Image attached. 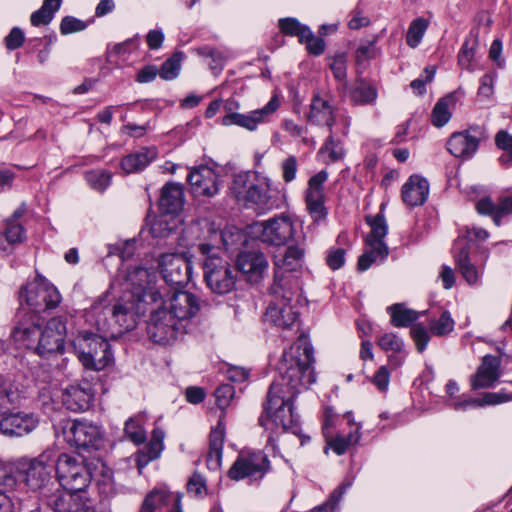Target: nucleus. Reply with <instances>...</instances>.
<instances>
[{"mask_svg": "<svg viewBox=\"0 0 512 512\" xmlns=\"http://www.w3.org/2000/svg\"><path fill=\"white\" fill-rule=\"evenodd\" d=\"M313 362V348L302 337L284 351L277 368L279 375L269 387L264 411L258 420L260 426L267 428L271 420L275 426L297 434L299 427L293 400L302 389L315 382Z\"/></svg>", "mask_w": 512, "mask_h": 512, "instance_id": "obj_1", "label": "nucleus"}, {"mask_svg": "<svg viewBox=\"0 0 512 512\" xmlns=\"http://www.w3.org/2000/svg\"><path fill=\"white\" fill-rule=\"evenodd\" d=\"M15 319L11 331L15 342L34 348L40 356L63 351L66 325L60 317L50 319L42 329L35 324L34 316L23 308L16 312Z\"/></svg>", "mask_w": 512, "mask_h": 512, "instance_id": "obj_2", "label": "nucleus"}, {"mask_svg": "<svg viewBox=\"0 0 512 512\" xmlns=\"http://www.w3.org/2000/svg\"><path fill=\"white\" fill-rule=\"evenodd\" d=\"M297 286L292 275L275 274L270 288L272 300L264 314L265 322L281 329H290L297 323L299 312L292 304Z\"/></svg>", "mask_w": 512, "mask_h": 512, "instance_id": "obj_3", "label": "nucleus"}, {"mask_svg": "<svg viewBox=\"0 0 512 512\" xmlns=\"http://www.w3.org/2000/svg\"><path fill=\"white\" fill-rule=\"evenodd\" d=\"M131 301H118L111 304L108 296L98 298L91 311L98 330L118 336L133 330L137 326L138 314Z\"/></svg>", "mask_w": 512, "mask_h": 512, "instance_id": "obj_4", "label": "nucleus"}, {"mask_svg": "<svg viewBox=\"0 0 512 512\" xmlns=\"http://www.w3.org/2000/svg\"><path fill=\"white\" fill-rule=\"evenodd\" d=\"M20 309H25L35 317V313L56 308L61 302L57 288L44 276L36 273L33 281L21 287L19 291Z\"/></svg>", "mask_w": 512, "mask_h": 512, "instance_id": "obj_5", "label": "nucleus"}, {"mask_svg": "<svg viewBox=\"0 0 512 512\" xmlns=\"http://www.w3.org/2000/svg\"><path fill=\"white\" fill-rule=\"evenodd\" d=\"M71 345L79 361L88 370L100 371L113 360L109 342L99 335H78Z\"/></svg>", "mask_w": 512, "mask_h": 512, "instance_id": "obj_6", "label": "nucleus"}, {"mask_svg": "<svg viewBox=\"0 0 512 512\" xmlns=\"http://www.w3.org/2000/svg\"><path fill=\"white\" fill-rule=\"evenodd\" d=\"M248 178V174L240 173L235 175L233 179L230 189L237 201L242 203L246 208H252L262 212L271 210L275 204L269 195V181L263 180L254 183L250 182Z\"/></svg>", "mask_w": 512, "mask_h": 512, "instance_id": "obj_7", "label": "nucleus"}, {"mask_svg": "<svg viewBox=\"0 0 512 512\" xmlns=\"http://www.w3.org/2000/svg\"><path fill=\"white\" fill-rule=\"evenodd\" d=\"M188 236H193L197 243L190 245L197 246L200 253L206 257L213 253L220 255L221 249H227L230 245L231 234L221 230L208 219L197 220L186 229Z\"/></svg>", "mask_w": 512, "mask_h": 512, "instance_id": "obj_8", "label": "nucleus"}, {"mask_svg": "<svg viewBox=\"0 0 512 512\" xmlns=\"http://www.w3.org/2000/svg\"><path fill=\"white\" fill-rule=\"evenodd\" d=\"M202 268L206 285L213 293L223 295L234 289L237 269L217 253L204 258Z\"/></svg>", "mask_w": 512, "mask_h": 512, "instance_id": "obj_9", "label": "nucleus"}, {"mask_svg": "<svg viewBox=\"0 0 512 512\" xmlns=\"http://www.w3.org/2000/svg\"><path fill=\"white\" fill-rule=\"evenodd\" d=\"M56 475L64 490L84 493L91 482V473L76 457L62 453L57 456Z\"/></svg>", "mask_w": 512, "mask_h": 512, "instance_id": "obj_10", "label": "nucleus"}, {"mask_svg": "<svg viewBox=\"0 0 512 512\" xmlns=\"http://www.w3.org/2000/svg\"><path fill=\"white\" fill-rule=\"evenodd\" d=\"M235 394L234 387L230 384H222L215 391L217 406L222 410L221 417L217 426L211 431L209 436V451L207 455V464L212 469L221 466L223 445L225 439V426L223 423V410L228 407Z\"/></svg>", "mask_w": 512, "mask_h": 512, "instance_id": "obj_11", "label": "nucleus"}, {"mask_svg": "<svg viewBox=\"0 0 512 512\" xmlns=\"http://www.w3.org/2000/svg\"><path fill=\"white\" fill-rule=\"evenodd\" d=\"M57 461L56 452L53 449H46L35 458L21 463L24 469V481L34 491H41V498L46 492V486L51 480V473L55 470Z\"/></svg>", "mask_w": 512, "mask_h": 512, "instance_id": "obj_12", "label": "nucleus"}, {"mask_svg": "<svg viewBox=\"0 0 512 512\" xmlns=\"http://www.w3.org/2000/svg\"><path fill=\"white\" fill-rule=\"evenodd\" d=\"M270 469L271 462L263 451L241 452L228 470V477L235 481L260 480Z\"/></svg>", "mask_w": 512, "mask_h": 512, "instance_id": "obj_13", "label": "nucleus"}, {"mask_svg": "<svg viewBox=\"0 0 512 512\" xmlns=\"http://www.w3.org/2000/svg\"><path fill=\"white\" fill-rule=\"evenodd\" d=\"M158 267L164 281L175 288L186 286L192 276V263L184 254H162Z\"/></svg>", "mask_w": 512, "mask_h": 512, "instance_id": "obj_14", "label": "nucleus"}, {"mask_svg": "<svg viewBox=\"0 0 512 512\" xmlns=\"http://www.w3.org/2000/svg\"><path fill=\"white\" fill-rule=\"evenodd\" d=\"M186 330L178 324L177 319L169 314L167 307H160L152 312L147 324L149 338L158 344L166 345L174 341L178 334Z\"/></svg>", "mask_w": 512, "mask_h": 512, "instance_id": "obj_15", "label": "nucleus"}, {"mask_svg": "<svg viewBox=\"0 0 512 512\" xmlns=\"http://www.w3.org/2000/svg\"><path fill=\"white\" fill-rule=\"evenodd\" d=\"M233 105L237 104L234 102L225 104L224 109L227 113L222 117L221 124L223 126L237 125L249 131H254L260 123L265 122L278 109L279 101L277 97H272L263 108L250 111L247 114L232 112Z\"/></svg>", "mask_w": 512, "mask_h": 512, "instance_id": "obj_16", "label": "nucleus"}, {"mask_svg": "<svg viewBox=\"0 0 512 512\" xmlns=\"http://www.w3.org/2000/svg\"><path fill=\"white\" fill-rule=\"evenodd\" d=\"M255 232L263 243L285 245L294 235V225L289 216H278L255 225Z\"/></svg>", "mask_w": 512, "mask_h": 512, "instance_id": "obj_17", "label": "nucleus"}, {"mask_svg": "<svg viewBox=\"0 0 512 512\" xmlns=\"http://www.w3.org/2000/svg\"><path fill=\"white\" fill-rule=\"evenodd\" d=\"M174 289L172 296L163 302L162 307H167L169 314L186 330L188 320L199 312L200 302L194 294L178 288Z\"/></svg>", "mask_w": 512, "mask_h": 512, "instance_id": "obj_18", "label": "nucleus"}, {"mask_svg": "<svg viewBox=\"0 0 512 512\" xmlns=\"http://www.w3.org/2000/svg\"><path fill=\"white\" fill-rule=\"evenodd\" d=\"M67 442L83 450H98L102 446V434L97 425L75 420L65 432Z\"/></svg>", "mask_w": 512, "mask_h": 512, "instance_id": "obj_19", "label": "nucleus"}, {"mask_svg": "<svg viewBox=\"0 0 512 512\" xmlns=\"http://www.w3.org/2000/svg\"><path fill=\"white\" fill-rule=\"evenodd\" d=\"M483 139H485L484 129L479 126H473L467 130L453 133L448 139L446 146L453 156L469 159L476 153Z\"/></svg>", "mask_w": 512, "mask_h": 512, "instance_id": "obj_20", "label": "nucleus"}, {"mask_svg": "<svg viewBox=\"0 0 512 512\" xmlns=\"http://www.w3.org/2000/svg\"><path fill=\"white\" fill-rule=\"evenodd\" d=\"M42 500L54 512H88L87 498L80 492L56 489L43 493Z\"/></svg>", "mask_w": 512, "mask_h": 512, "instance_id": "obj_21", "label": "nucleus"}, {"mask_svg": "<svg viewBox=\"0 0 512 512\" xmlns=\"http://www.w3.org/2000/svg\"><path fill=\"white\" fill-rule=\"evenodd\" d=\"M187 181L195 196L213 197L219 191L218 175L213 168L200 165L190 170Z\"/></svg>", "mask_w": 512, "mask_h": 512, "instance_id": "obj_22", "label": "nucleus"}, {"mask_svg": "<svg viewBox=\"0 0 512 512\" xmlns=\"http://www.w3.org/2000/svg\"><path fill=\"white\" fill-rule=\"evenodd\" d=\"M328 178V173L322 170L312 176L308 181V188L306 190L305 201L307 209L314 219L319 221L325 219L327 211L324 206V191L323 184Z\"/></svg>", "mask_w": 512, "mask_h": 512, "instance_id": "obj_23", "label": "nucleus"}, {"mask_svg": "<svg viewBox=\"0 0 512 512\" xmlns=\"http://www.w3.org/2000/svg\"><path fill=\"white\" fill-rule=\"evenodd\" d=\"M94 399V390L91 384L83 381L71 384L62 392V403L70 411L84 412L88 410Z\"/></svg>", "mask_w": 512, "mask_h": 512, "instance_id": "obj_24", "label": "nucleus"}, {"mask_svg": "<svg viewBox=\"0 0 512 512\" xmlns=\"http://www.w3.org/2000/svg\"><path fill=\"white\" fill-rule=\"evenodd\" d=\"M236 264L237 272L243 273L247 280L252 283L261 280L268 269L267 258L259 251L241 252L237 257Z\"/></svg>", "mask_w": 512, "mask_h": 512, "instance_id": "obj_25", "label": "nucleus"}, {"mask_svg": "<svg viewBox=\"0 0 512 512\" xmlns=\"http://www.w3.org/2000/svg\"><path fill=\"white\" fill-rule=\"evenodd\" d=\"M470 246L465 239L458 238L453 247L455 264L470 285H478L481 281V271L469 259Z\"/></svg>", "mask_w": 512, "mask_h": 512, "instance_id": "obj_26", "label": "nucleus"}, {"mask_svg": "<svg viewBox=\"0 0 512 512\" xmlns=\"http://www.w3.org/2000/svg\"><path fill=\"white\" fill-rule=\"evenodd\" d=\"M500 358L486 355L482 359L475 375L471 377V387L474 390L492 387L500 377Z\"/></svg>", "mask_w": 512, "mask_h": 512, "instance_id": "obj_27", "label": "nucleus"}, {"mask_svg": "<svg viewBox=\"0 0 512 512\" xmlns=\"http://www.w3.org/2000/svg\"><path fill=\"white\" fill-rule=\"evenodd\" d=\"M308 121L314 125L326 126L329 132H331L335 124V115L334 109L327 97L314 93L310 103Z\"/></svg>", "mask_w": 512, "mask_h": 512, "instance_id": "obj_28", "label": "nucleus"}, {"mask_svg": "<svg viewBox=\"0 0 512 512\" xmlns=\"http://www.w3.org/2000/svg\"><path fill=\"white\" fill-rule=\"evenodd\" d=\"M428 194L429 183L419 175L410 176L401 190L403 202L410 207L423 205L428 198Z\"/></svg>", "mask_w": 512, "mask_h": 512, "instance_id": "obj_29", "label": "nucleus"}, {"mask_svg": "<svg viewBox=\"0 0 512 512\" xmlns=\"http://www.w3.org/2000/svg\"><path fill=\"white\" fill-rule=\"evenodd\" d=\"M37 420L33 415L14 413L3 417L0 421V431L7 436L21 437L35 429Z\"/></svg>", "mask_w": 512, "mask_h": 512, "instance_id": "obj_30", "label": "nucleus"}, {"mask_svg": "<svg viewBox=\"0 0 512 512\" xmlns=\"http://www.w3.org/2000/svg\"><path fill=\"white\" fill-rule=\"evenodd\" d=\"M155 275L145 267H135L128 272L127 281L135 287L139 297H150L152 301L162 300V294L151 287Z\"/></svg>", "mask_w": 512, "mask_h": 512, "instance_id": "obj_31", "label": "nucleus"}, {"mask_svg": "<svg viewBox=\"0 0 512 512\" xmlns=\"http://www.w3.org/2000/svg\"><path fill=\"white\" fill-rule=\"evenodd\" d=\"M476 210L481 215L491 216L494 223L499 226L502 217L512 213V196L501 197L497 203L490 197H484L476 203Z\"/></svg>", "mask_w": 512, "mask_h": 512, "instance_id": "obj_32", "label": "nucleus"}, {"mask_svg": "<svg viewBox=\"0 0 512 512\" xmlns=\"http://www.w3.org/2000/svg\"><path fill=\"white\" fill-rule=\"evenodd\" d=\"M184 205V193L180 184L169 182L161 189L159 209L165 214L179 212Z\"/></svg>", "mask_w": 512, "mask_h": 512, "instance_id": "obj_33", "label": "nucleus"}, {"mask_svg": "<svg viewBox=\"0 0 512 512\" xmlns=\"http://www.w3.org/2000/svg\"><path fill=\"white\" fill-rule=\"evenodd\" d=\"M512 400V392L508 393L505 389L500 392H487L481 398L464 397L452 403L455 410H467L469 407H483L495 405Z\"/></svg>", "mask_w": 512, "mask_h": 512, "instance_id": "obj_34", "label": "nucleus"}, {"mask_svg": "<svg viewBox=\"0 0 512 512\" xmlns=\"http://www.w3.org/2000/svg\"><path fill=\"white\" fill-rule=\"evenodd\" d=\"M158 155L156 147H144L141 150L128 154L121 160V168L125 173H137L145 169Z\"/></svg>", "mask_w": 512, "mask_h": 512, "instance_id": "obj_35", "label": "nucleus"}, {"mask_svg": "<svg viewBox=\"0 0 512 512\" xmlns=\"http://www.w3.org/2000/svg\"><path fill=\"white\" fill-rule=\"evenodd\" d=\"M164 432L161 429H154L150 441L140 450L137 459L139 470L149 462L157 459L163 450Z\"/></svg>", "mask_w": 512, "mask_h": 512, "instance_id": "obj_36", "label": "nucleus"}, {"mask_svg": "<svg viewBox=\"0 0 512 512\" xmlns=\"http://www.w3.org/2000/svg\"><path fill=\"white\" fill-rule=\"evenodd\" d=\"M349 98L355 105H368L377 98L376 88L363 78H357L349 89Z\"/></svg>", "mask_w": 512, "mask_h": 512, "instance_id": "obj_37", "label": "nucleus"}, {"mask_svg": "<svg viewBox=\"0 0 512 512\" xmlns=\"http://www.w3.org/2000/svg\"><path fill=\"white\" fill-rule=\"evenodd\" d=\"M366 222L370 226L371 231L366 236V243H374L382 250V253L385 252L387 247L384 242V238L388 233V226L383 214H377L376 216H368L366 217Z\"/></svg>", "mask_w": 512, "mask_h": 512, "instance_id": "obj_38", "label": "nucleus"}, {"mask_svg": "<svg viewBox=\"0 0 512 512\" xmlns=\"http://www.w3.org/2000/svg\"><path fill=\"white\" fill-rule=\"evenodd\" d=\"M18 399V389L9 378L0 375V415H5L11 411L18 402Z\"/></svg>", "mask_w": 512, "mask_h": 512, "instance_id": "obj_39", "label": "nucleus"}, {"mask_svg": "<svg viewBox=\"0 0 512 512\" xmlns=\"http://www.w3.org/2000/svg\"><path fill=\"white\" fill-rule=\"evenodd\" d=\"M456 104L455 93H450L447 96L438 100L435 104L432 114L431 122L436 127L444 126L451 118V107Z\"/></svg>", "mask_w": 512, "mask_h": 512, "instance_id": "obj_40", "label": "nucleus"}, {"mask_svg": "<svg viewBox=\"0 0 512 512\" xmlns=\"http://www.w3.org/2000/svg\"><path fill=\"white\" fill-rule=\"evenodd\" d=\"M387 312L390 314L391 324L395 327H407L419 317L417 311L407 308L402 303L389 306Z\"/></svg>", "mask_w": 512, "mask_h": 512, "instance_id": "obj_41", "label": "nucleus"}, {"mask_svg": "<svg viewBox=\"0 0 512 512\" xmlns=\"http://www.w3.org/2000/svg\"><path fill=\"white\" fill-rule=\"evenodd\" d=\"M170 500V493L165 488H155L144 498L138 512H155L157 509L167 505Z\"/></svg>", "mask_w": 512, "mask_h": 512, "instance_id": "obj_42", "label": "nucleus"}, {"mask_svg": "<svg viewBox=\"0 0 512 512\" xmlns=\"http://www.w3.org/2000/svg\"><path fill=\"white\" fill-rule=\"evenodd\" d=\"M304 249L299 245L289 246L281 260L276 261V265L285 272H293L302 266Z\"/></svg>", "mask_w": 512, "mask_h": 512, "instance_id": "obj_43", "label": "nucleus"}, {"mask_svg": "<svg viewBox=\"0 0 512 512\" xmlns=\"http://www.w3.org/2000/svg\"><path fill=\"white\" fill-rule=\"evenodd\" d=\"M366 245L368 249L358 259L357 267L359 271H366L373 263L384 261L389 253L388 247L382 253V250L374 243H366Z\"/></svg>", "mask_w": 512, "mask_h": 512, "instance_id": "obj_44", "label": "nucleus"}, {"mask_svg": "<svg viewBox=\"0 0 512 512\" xmlns=\"http://www.w3.org/2000/svg\"><path fill=\"white\" fill-rule=\"evenodd\" d=\"M360 426L357 427L355 433L350 432L347 436L337 435L336 437H327V447L332 449L337 455H343L348 447L356 444L360 439Z\"/></svg>", "mask_w": 512, "mask_h": 512, "instance_id": "obj_45", "label": "nucleus"}, {"mask_svg": "<svg viewBox=\"0 0 512 512\" xmlns=\"http://www.w3.org/2000/svg\"><path fill=\"white\" fill-rule=\"evenodd\" d=\"M478 47V39L475 35L467 37L458 54V64L465 69H471L476 50Z\"/></svg>", "mask_w": 512, "mask_h": 512, "instance_id": "obj_46", "label": "nucleus"}, {"mask_svg": "<svg viewBox=\"0 0 512 512\" xmlns=\"http://www.w3.org/2000/svg\"><path fill=\"white\" fill-rule=\"evenodd\" d=\"M351 484V482H346L340 485L330 494L323 504L315 507L310 512H337L339 510V503Z\"/></svg>", "mask_w": 512, "mask_h": 512, "instance_id": "obj_47", "label": "nucleus"}, {"mask_svg": "<svg viewBox=\"0 0 512 512\" xmlns=\"http://www.w3.org/2000/svg\"><path fill=\"white\" fill-rule=\"evenodd\" d=\"M428 28V21L424 18H417L413 20L408 28L406 34L407 44L411 48L417 47Z\"/></svg>", "mask_w": 512, "mask_h": 512, "instance_id": "obj_48", "label": "nucleus"}, {"mask_svg": "<svg viewBox=\"0 0 512 512\" xmlns=\"http://www.w3.org/2000/svg\"><path fill=\"white\" fill-rule=\"evenodd\" d=\"M182 58L183 54L181 52H176L167 59L162 64L161 69L158 70L160 77L164 80L175 79L179 75Z\"/></svg>", "mask_w": 512, "mask_h": 512, "instance_id": "obj_49", "label": "nucleus"}, {"mask_svg": "<svg viewBox=\"0 0 512 512\" xmlns=\"http://www.w3.org/2000/svg\"><path fill=\"white\" fill-rule=\"evenodd\" d=\"M496 146L503 151L499 161L505 165L512 164V135L501 130L495 136Z\"/></svg>", "mask_w": 512, "mask_h": 512, "instance_id": "obj_50", "label": "nucleus"}, {"mask_svg": "<svg viewBox=\"0 0 512 512\" xmlns=\"http://www.w3.org/2000/svg\"><path fill=\"white\" fill-rule=\"evenodd\" d=\"M14 484L15 479L5 470V476L0 479V512H14V503L7 494V488Z\"/></svg>", "mask_w": 512, "mask_h": 512, "instance_id": "obj_51", "label": "nucleus"}, {"mask_svg": "<svg viewBox=\"0 0 512 512\" xmlns=\"http://www.w3.org/2000/svg\"><path fill=\"white\" fill-rule=\"evenodd\" d=\"M454 325L455 323L450 313L444 311L439 319H433L429 322V329L436 336H444L453 331Z\"/></svg>", "mask_w": 512, "mask_h": 512, "instance_id": "obj_52", "label": "nucleus"}, {"mask_svg": "<svg viewBox=\"0 0 512 512\" xmlns=\"http://www.w3.org/2000/svg\"><path fill=\"white\" fill-rule=\"evenodd\" d=\"M85 178L92 189L103 192L110 185L112 175L104 170H92L86 173Z\"/></svg>", "mask_w": 512, "mask_h": 512, "instance_id": "obj_53", "label": "nucleus"}, {"mask_svg": "<svg viewBox=\"0 0 512 512\" xmlns=\"http://www.w3.org/2000/svg\"><path fill=\"white\" fill-rule=\"evenodd\" d=\"M124 433L136 445L142 444L146 440L145 430L135 418H129L125 422Z\"/></svg>", "mask_w": 512, "mask_h": 512, "instance_id": "obj_54", "label": "nucleus"}, {"mask_svg": "<svg viewBox=\"0 0 512 512\" xmlns=\"http://www.w3.org/2000/svg\"><path fill=\"white\" fill-rule=\"evenodd\" d=\"M320 152H327L332 162L342 160L345 156V150L341 145L340 141H336L333 136V131L329 132V135L320 149Z\"/></svg>", "mask_w": 512, "mask_h": 512, "instance_id": "obj_55", "label": "nucleus"}, {"mask_svg": "<svg viewBox=\"0 0 512 512\" xmlns=\"http://www.w3.org/2000/svg\"><path fill=\"white\" fill-rule=\"evenodd\" d=\"M3 235L10 244H18L21 243L25 238V230L17 222L14 220H7L6 227L3 231Z\"/></svg>", "mask_w": 512, "mask_h": 512, "instance_id": "obj_56", "label": "nucleus"}, {"mask_svg": "<svg viewBox=\"0 0 512 512\" xmlns=\"http://www.w3.org/2000/svg\"><path fill=\"white\" fill-rule=\"evenodd\" d=\"M377 344L384 351L401 352L403 348V341L394 333L382 335Z\"/></svg>", "mask_w": 512, "mask_h": 512, "instance_id": "obj_57", "label": "nucleus"}, {"mask_svg": "<svg viewBox=\"0 0 512 512\" xmlns=\"http://www.w3.org/2000/svg\"><path fill=\"white\" fill-rule=\"evenodd\" d=\"M410 334L416 344L417 350L423 352L430 340L427 329L420 324L414 325L410 330Z\"/></svg>", "mask_w": 512, "mask_h": 512, "instance_id": "obj_58", "label": "nucleus"}, {"mask_svg": "<svg viewBox=\"0 0 512 512\" xmlns=\"http://www.w3.org/2000/svg\"><path fill=\"white\" fill-rule=\"evenodd\" d=\"M86 28L84 21L72 16H65L60 23V32L63 35L80 32Z\"/></svg>", "mask_w": 512, "mask_h": 512, "instance_id": "obj_59", "label": "nucleus"}, {"mask_svg": "<svg viewBox=\"0 0 512 512\" xmlns=\"http://www.w3.org/2000/svg\"><path fill=\"white\" fill-rule=\"evenodd\" d=\"M435 75V68L432 66L424 69V76L413 80L410 84L411 88L418 94L423 95L426 92L425 85L431 82Z\"/></svg>", "mask_w": 512, "mask_h": 512, "instance_id": "obj_60", "label": "nucleus"}, {"mask_svg": "<svg viewBox=\"0 0 512 512\" xmlns=\"http://www.w3.org/2000/svg\"><path fill=\"white\" fill-rule=\"evenodd\" d=\"M346 251L343 248H332L328 251L326 262L332 270L341 268L345 263Z\"/></svg>", "mask_w": 512, "mask_h": 512, "instance_id": "obj_61", "label": "nucleus"}, {"mask_svg": "<svg viewBox=\"0 0 512 512\" xmlns=\"http://www.w3.org/2000/svg\"><path fill=\"white\" fill-rule=\"evenodd\" d=\"M376 40L369 42L366 45H360L356 50V61L362 63L364 61L374 59L378 55V49L375 46Z\"/></svg>", "mask_w": 512, "mask_h": 512, "instance_id": "obj_62", "label": "nucleus"}, {"mask_svg": "<svg viewBox=\"0 0 512 512\" xmlns=\"http://www.w3.org/2000/svg\"><path fill=\"white\" fill-rule=\"evenodd\" d=\"M333 76L338 81L344 82V87H347V83L345 82L347 76V67L346 60L344 56H337L334 58L333 62L330 65Z\"/></svg>", "mask_w": 512, "mask_h": 512, "instance_id": "obj_63", "label": "nucleus"}, {"mask_svg": "<svg viewBox=\"0 0 512 512\" xmlns=\"http://www.w3.org/2000/svg\"><path fill=\"white\" fill-rule=\"evenodd\" d=\"M24 39L23 31L18 27H14L4 39L6 48L9 50L19 48L22 46Z\"/></svg>", "mask_w": 512, "mask_h": 512, "instance_id": "obj_64", "label": "nucleus"}]
</instances>
